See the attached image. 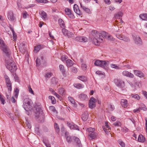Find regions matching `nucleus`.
<instances>
[{"label": "nucleus", "mask_w": 147, "mask_h": 147, "mask_svg": "<svg viewBox=\"0 0 147 147\" xmlns=\"http://www.w3.org/2000/svg\"><path fill=\"white\" fill-rule=\"evenodd\" d=\"M74 86L75 87L78 89H81L83 88V85L80 84H74Z\"/></svg>", "instance_id": "c9c22d12"}, {"label": "nucleus", "mask_w": 147, "mask_h": 147, "mask_svg": "<svg viewBox=\"0 0 147 147\" xmlns=\"http://www.w3.org/2000/svg\"><path fill=\"white\" fill-rule=\"evenodd\" d=\"M139 142H144L145 140V138L142 135H140L138 138Z\"/></svg>", "instance_id": "f704fd0d"}, {"label": "nucleus", "mask_w": 147, "mask_h": 147, "mask_svg": "<svg viewBox=\"0 0 147 147\" xmlns=\"http://www.w3.org/2000/svg\"><path fill=\"white\" fill-rule=\"evenodd\" d=\"M131 96L134 99L137 100H139L140 99V97L139 96L138 94H131Z\"/></svg>", "instance_id": "c03bdc74"}, {"label": "nucleus", "mask_w": 147, "mask_h": 147, "mask_svg": "<svg viewBox=\"0 0 147 147\" xmlns=\"http://www.w3.org/2000/svg\"><path fill=\"white\" fill-rule=\"evenodd\" d=\"M7 18L9 20L13 21L15 19V17L12 11H9L7 13Z\"/></svg>", "instance_id": "9d476101"}, {"label": "nucleus", "mask_w": 147, "mask_h": 147, "mask_svg": "<svg viewBox=\"0 0 147 147\" xmlns=\"http://www.w3.org/2000/svg\"><path fill=\"white\" fill-rule=\"evenodd\" d=\"M5 63L7 68L11 73L13 72L16 70L17 67L13 60L11 59L5 60Z\"/></svg>", "instance_id": "f03ea898"}, {"label": "nucleus", "mask_w": 147, "mask_h": 147, "mask_svg": "<svg viewBox=\"0 0 147 147\" xmlns=\"http://www.w3.org/2000/svg\"><path fill=\"white\" fill-rule=\"evenodd\" d=\"M42 48V46L41 45H38L37 46L35 47L34 50V51L37 52Z\"/></svg>", "instance_id": "ea45409f"}, {"label": "nucleus", "mask_w": 147, "mask_h": 147, "mask_svg": "<svg viewBox=\"0 0 147 147\" xmlns=\"http://www.w3.org/2000/svg\"><path fill=\"white\" fill-rule=\"evenodd\" d=\"M81 67L84 70H85L87 69V66L84 64H82L81 65Z\"/></svg>", "instance_id": "052dcab7"}, {"label": "nucleus", "mask_w": 147, "mask_h": 147, "mask_svg": "<svg viewBox=\"0 0 147 147\" xmlns=\"http://www.w3.org/2000/svg\"><path fill=\"white\" fill-rule=\"evenodd\" d=\"M100 36H101V35H102L104 37H106V38H107V37L108 36V34L105 31H103L102 32H101V33H100ZM101 36H100L101 37Z\"/></svg>", "instance_id": "49530a36"}, {"label": "nucleus", "mask_w": 147, "mask_h": 147, "mask_svg": "<svg viewBox=\"0 0 147 147\" xmlns=\"http://www.w3.org/2000/svg\"><path fill=\"white\" fill-rule=\"evenodd\" d=\"M62 32L64 35L67 36L69 38L73 37L74 36L73 33L68 31L65 28L62 29Z\"/></svg>", "instance_id": "0eeeda50"}, {"label": "nucleus", "mask_w": 147, "mask_h": 147, "mask_svg": "<svg viewBox=\"0 0 147 147\" xmlns=\"http://www.w3.org/2000/svg\"><path fill=\"white\" fill-rule=\"evenodd\" d=\"M116 37L119 39L121 40H123V38L124 37V36L123 35L118 34H117Z\"/></svg>", "instance_id": "6e6d98bb"}, {"label": "nucleus", "mask_w": 147, "mask_h": 147, "mask_svg": "<svg viewBox=\"0 0 147 147\" xmlns=\"http://www.w3.org/2000/svg\"><path fill=\"white\" fill-rule=\"evenodd\" d=\"M139 107L140 109L144 111H146L147 110V109L146 106L144 104H142Z\"/></svg>", "instance_id": "37998d69"}, {"label": "nucleus", "mask_w": 147, "mask_h": 147, "mask_svg": "<svg viewBox=\"0 0 147 147\" xmlns=\"http://www.w3.org/2000/svg\"><path fill=\"white\" fill-rule=\"evenodd\" d=\"M20 3L21 0H18L17 1V4L19 8H21L22 7L21 4Z\"/></svg>", "instance_id": "0e129e2a"}, {"label": "nucleus", "mask_w": 147, "mask_h": 147, "mask_svg": "<svg viewBox=\"0 0 147 147\" xmlns=\"http://www.w3.org/2000/svg\"><path fill=\"white\" fill-rule=\"evenodd\" d=\"M133 38L135 42L138 45H141L142 43V41L141 38L138 36H133Z\"/></svg>", "instance_id": "2eb2a0df"}, {"label": "nucleus", "mask_w": 147, "mask_h": 147, "mask_svg": "<svg viewBox=\"0 0 147 147\" xmlns=\"http://www.w3.org/2000/svg\"><path fill=\"white\" fill-rule=\"evenodd\" d=\"M121 103L123 107L126 108L128 106L127 100L125 99H122L121 100Z\"/></svg>", "instance_id": "aec40b11"}, {"label": "nucleus", "mask_w": 147, "mask_h": 147, "mask_svg": "<svg viewBox=\"0 0 147 147\" xmlns=\"http://www.w3.org/2000/svg\"><path fill=\"white\" fill-rule=\"evenodd\" d=\"M74 140L77 144L78 147H82L81 141L77 137H74Z\"/></svg>", "instance_id": "c756f323"}, {"label": "nucleus", "mask_w": 147, "mask_h": 147, "mask_svg": "<svg viewBox=\"0 0 147 147\" xmlns=\"http://www.w3.org/2000/svg\"><path fill=\"white\" fill-rule=\"evenodd\" d=\"M35 107L36 110L34 113L35 117L37 119L41 121H44L45 119L44 115L41 109V106L36 105Z\"/></svg>", "instance_id": "f257e3e1"}, {"label": "nucleus", "mask_w": 147, "mask_h": 147, "mask_svg": "<svg viewBox=\"0 0 147 147\" xmlns=\"http://www.w3.org/2000/svg\"><path fill=\"white\" fill-rule=\"evenodd\" d=\"M134 72L135 75L139 77L140 78L143 77L144 76V74L142 71H140L137 70H134Z\"/></svg>", "instance_id": "6ab92c4d"}, {"label": "nucleus", "mask_w": 147, "mask_h": 147, "mask_svg": "<svg viewBox=\"0 0 147 147\" xmlns=\"http://www.w3.org/2000/svg\"><path fill=\"white\" fill-rule=\"evenodd\" d=\"M51 82L53 84H55L56 85L58 84V80L55 78H53L51 79Z\"/></svg>", "instance_id": "4c0bfd02"}, {"label": "nucleus", "mask_w": 147, "mask_h": 147, "mask_svg": "<svg viewBox=\"0 0 147 147\" xmlns=\"http://www.w3.org/2000/svg\"><path fill=\"white\" fill-rule=\"evenodd\" d=\"M67 133H65V136L66 137V140L67 142L69 143H70L71 141V138L70 136H68L67 135Z\"/></svg>", "instance_id": "58836bf2"}, {"label": "nucleus", "mask_w": 147, "mask_h": 147, "mask_svg": "<svg viewBox=\"0 0 147 147\" xmlns=\"http://www.w3.org/2000/svg\"><path fill=\"white\" fill-rule=\"evenodd\" d=\"M49 98L51 100V102L53 104H55L56 102V100H55V98L52 96H49Z\"/></svg>", "instance_id": "a19ab883"}, {"label": "nucleus", "mask_w": 147, "mask_h": 147, "mask_svg": "<svg viewBox=\"0 0 147 147\" xmlns=\"http://www.w3.org/2000/svg\"><path fill=\"white\" fill-rule=\"evenodd\" d=\"M65 13L68 15H71V16H73V15L71 14V10L69 8H65Z\"/></svg>", "instance_id": "72a5a7b5"}, {"label": "nucleus", "mask_w": 147, "mask_h": 147, "mask_svg": "<svg viewBox=\"0 0 147 147\" xmlns=\"http://www.w3.org/2000/svg\"><path fill=\"white\" fill-rule=\"evenodd\" d=\"M78 78L83 82H86L87 80V78L84 76H79Z\"/></svg>", "instance_id": "473e14b6"}, {"label": "nucleus", "mask_w": 147, "mask_h": 147, "mask_svg": "<svg viewBox=\"0 0 147 147\" xmlns=\"http://www.w3.org/2000/svg\"><path fill=\"white\" fill-rule=\"evenodd\" d=\"M103 41L102 38V37H94L93 38L92 42L94 43L96 45H98L100 42H102Z\"/></svg>", "instance_id": "9b49d317"}, {"label": "nucleus", "mask_w": 147, "mask_h": 147, "mask_svg": "<svg viewBox=\"0 0 147 147\" xmlns=\"http://www.w3.org/2000/svg\"><path fill=\"white\" fill-rule=\"evenodd\" d=\"M25 46V44L24 43H22L20 44L19 46V49L20 51L22 52H24L25 51L26 48Z\"/></svg>", "instance_id": "5701e85b"}, {"label": "nucleus", "mask_w": 147, "mask_h": 147, "mask_svg": "<svg viewBox=\"0 0 147 147\" xmlns=\"http://www.w3.org/2000/svg\"><path fill=\"white\" fill-rule=\"evenodd\" d=\"M97 135V134L95 132H90L88 134V135L90 137V139L92 140L95 138Z\"/></svg>", "instance_id": "412c9836"}, {"label": "nucleus", "mask_w": 147, "mask_h": 147, "mask_svg": "<svg viewBox=\"0 0 147 147\" xmlns=\"http://www.w3.org/2000/svg\"><path fill=\"white\" fill-rule=\"evenodd\" d=\"M123 40L127 42H129L130 41V39L128 37L124 36V37L123 38Z\"/></svg>", "instance_id": "e2e57ef3"}, {"label": "nucleus", "mask_w": 147, "mask_h": 147, "mask_svg": "<svg viewBox=\"0 0 147 147\" xmlns=\"http://www.w3.org/2000/svg\"><path fill=\"white\" fill-rule=\"evenodd\" d=\"M59 68L60 70L63 72V73H65V71L64 69V66L62 65H59Z\"/></svg>", "instance_id": "09e8293b"}, {"label": "nucleus", "mask_w": 147, "mask_h": 147, "mask_svg": "<svg viewBox=\"0 0 147 147\" xmlns=\"http://www.w3.org/2000/svg\"><path fill=\"white\" fill-rule=\"evenodd\" d=\"M76 40L82 42H87L88 39L85 37L78 36L75 38Z\"/></svg>", "instance_id": "ddd939ff"}, {"label": "nucleus", "mask_w": 147, "mask_h": 147, "mask_svg": "<svg viewBox=\"0 0 147 147\" xmlns=\"http://www.w3.org/2000/svg\"><path fill=\"white\" fill-rule=\"evenodd\" d=\"M4 78L8 90L11 92L12 90L11 82L10 81V79L9 77L6 75H5Z\"/></svg>", "instance_id": "20e7f679"}, {"label": "nucleus", "mask_w": 147, "mask_h": 147, "mask_svg": "<svg viewBox=\"0 0 147 147\" xmlns=\"http://www.w3.org/2000/svg\"><path fill=\"white\" fill-rule=\"evenodd\" d=\"M31 100L28 98L24 99L23 107L26 111H28L31 109Z\"/></svg>", "instance_id": "7ed1b4c3"}, {"label": "nucleus", "mask_w": 147, "mask_h": 147, "mask_svg": "<svg viewBox=\"0 0 147 147\" xmlns=\"http://www.w3.org/2000/svg\"><path fill=\"white\" fill-rule=\"evenodd\" d=\"M74 64L73 61L70 59H68L66 61V65L67 67H70L72 66Z\"/></svg>", "instance_id": "b1692460"}, {"label": "nucleus", "mask_w": 147, "mask_h": 147, "mask_svg": "<svg viewBox=\"0 0 147 147\" xmlns=\"http://www.w3.org/2000/svg\"><path fill=\"white\" fill-rule=\"evenodd\" d=\"M44 59L42 55H40L39 57L37 58L36 61V63L37 66H39L42 62H43Z\"/></svg>", "instance_id": "4468645a"}, {"label": "nucleus", "mask_w": 147, "mask_h": 147, "mask_svg": "<svg viewBox=\"0 0 147 147\" xmlns=\"http://www.w3.org/2000/svg\"><path fill=\"white\" fill-rule=\"evenodd\" d=\"M88 113L86 112L83 114L82 116V119L84 121L87 120L88 118Z\"/></svg>", "instance_id": "cd10ccee"}, {"label": "nucleus", "mask_w": 147, "mask_h": 147, "mask_svg": "<svg viewBox=\"0 0 147 147\" xmlns=\"http://www.w3.org/2000/svg\"><path fill=\"white\" fill-rule=\"evenodd\" d=\"M68 57L66 55H62L61 57V60L63 61H64L65 60L67 59Z\"/></svg>", "instance_id": "680f3d73"}, {"label": "nucleus", "mask_w": 147, "mask_h": 147, "mask_svg": "<svg viewBox=\"0 0 147 147\" xmlns=\"http://www.w3.org/2000/svg\"><path fill=\"white\" fill-rule=\"evenodd\" d=\"M123 15V13L121 11H120L117 14L115 15L114 17L116 19H119L120 18L122 17Z\"/></svg>", "instance_id": "a878e982"}, {"label": "nucleus", "mask_w": 147, "mask_h": 147, "mask_svg": "<svg viewBox=\"0 0 147 147\" xmlns=\"http://www.w3.org/2000/svg\"><path fill=\"white\" fill-rule=\"evenodd\" d=\"M81 7L86 12L90 13V10L88 8L84 6L81 3H80Z\"/></svg>", "instance_id": "393cba45"}, {"label": "nucleus", "mask_w": 147, "mask_h": 147, "mask_svg": "<svg viewBox=\"0 0 147 147\" xmlns=\"http://www.w3.org/2000/svg\"><path fill=\"white\" fill-rule=\"evenodd\" d=\"M28 88L29 92H30L32 94H34L33 91L32 90L30 85L28 86Z\"/></svg>", "instance_id": "338daca9"}, {"label": "nucleus", "mask_w": 147, "mask_h": 147, "mask_svg": "<svg viewBox=\"0 0 147 147\" xmlns=\"http://www.w3.org/2000/svg\"><path fill=\"white\" fill-rule=\"evenodd\" d=\"M107 63L105 61L97 60L94 63V65L97 66L105 68L106 67Z\"/></svg>", "instance_id": "39448f33"}, {"label": "nucleus", "mask_w": 147, "mask_h": 147, "mask_svg": "<svg viewBox=\"0 0 147 147\" xmlns=\"http://www.w3.org/2000/svg\"><path fill=\"white\" fill-rule=\"evenodd\" d=\"M115 126H120L121 125V123L119 121H116L113 124Z\"/></svg>", "instance_id": "bf43d9fd"}, {"label": "nucleus", "mask_w": 147, "mask_h": 147, "mask_svg": "<svg viewBox=\"0 0 147 147\" xmlns=\"http://www.w3.org/2000/svg\"><path fill=\"white\" fill-rule=\"evenodd\" d=\"M58 22L61 27V28L65 27L64 22L61 19H59L58 20Z\"/></svg>", "instance_id": "2f4dec72"}, {"label": "nucleus", "mask_w": 147, "mask_h": 147, "mask_svg": "<svg viewBox=\"0 0 147 147\" xmlns=\"http://www.w3.org/2000/svg\"><path fill=\"white\" fill-rule=\"evenodd\" d=\"M111 66L113 68H115L117 69H120V68L116 65L114 64H111Z\"/></svg>", "instance_id": "603ef678"}, {"label": "nucleus", "mask_w": 147, "mask_h": 147, "mask_svg": "<svg viewBox=\"0 0 147 147\" xmlns=\"http://www.w3.org/2000/svg\"><path fill=\"white\" fill-rule=\"evenodd\" d=\"M96 100L94 98L91 97L89 101V107L92 109L94 108L96 106Z\"/></svg>", "instance_id": "6e6552de"}, {"label": "nucleus", "mask_w": 147, "mask_h": 147, "mask_svg": "<svg viewBox=\"0 0 147 147\" xmlns=\"http://www.w3.org/2000/svg\"><path fill=\"white\" fill-rule=\"evenodd\" d=\"M5 45L2 39L0 38V46L1 47V48Z\"/></svg>", "instance_id": "13d9d810"}, {"label": "nucleus", "mask_w": 147, "mask_h": 147, "mask_svg": "<svg viewBox=\"0 0 147 147\" xmlns=\"http://www.w3.org/2000/svg\"><path fill=\"white\" fill-rule=\"evenodd\" d=\"M95 129L94 128L91 127L88 128L87 129L86 131L89 132V133L90 132H94Z\"/></svg>", "instance_id": "3c124183"}, {"label": "nucleus", "mask_w": 147, "mask_h": 147, "mask_svg": "<svg viewBox=\"0 0 147 147\" xmlns=\"http://www.w3.org/2000/svg\"><path fill=\"white\" fill-rule=\"evenodd\" d=\"M58 92L61 95H63L64 94L65 90L63 88H60L58 90Z\"/></svg>", "instance_id": "e433bc0d"}, {"label": "nucleus", "mask_w": 147, "mask_h": 147, "mask_svg": "<svg viewBox=\"0 0 147 147\" xmlns=\"http://www.w3.org/2000/svg\"><path fill=\"white\" fill-rule=\"evenodd\" d=\"M109 108L111 111H113L114 109V107L113 105L110 104L109 105Z\"/></svg>", "instance_id": "69168bd1"}, {"label": "nucleus", "mask_w": 147, "mask_h": 147, "mask_svg": "<svg viewBox=\"0 0 147 147\" xmlns=\"http://www.w3.org/2000/svg\"><path fill=\"white\" fill-rule=\"evenodd\" d=\"M118 142L121 146V147H125V144L121 140L119 139L118 140Z\"/></svg>", "instance_id": "79ce46f5"}, {"label": "nucleus", "mask_w": 147, "mask_h": 147, "mask_svg": "<svg viewBox=\"0 0 147 147\" xmlns=\"http://www.w3.org/2000/svg\"><path fill=\"white\" fill-rule=\"evenodd\" d=\"M0 100L1 102H2V103L4 105L5 103V100L4 98L2 97L1 95L0 94Z\"/></svg>", "instance_id": "774afa93"}, {"label": "nucleus", "mask_w": 147, "mask_h": 147, "mask_svg": "<svg viewBox=\"0 0 147 147\" xmlns=\"http://www.w3.org/2000/svg\"><path fill=\"white\" fill-rule=\"evenodd\" d=\"M36 1L38 3H47L48 1L47 0H36Z\"/></svg>", "instance_id": "de8ad7c7"}, {"label": "nucleus", "mask_w": 147, "mask_h": 147, "mask_svg": "<svg viewBox=\"0 0 147 147\" xmlns=\"http://www.w3.org/2000/svg\"><path fill=\"white\" fill-rule=\"evenodd\" d=\"M71 69L72 72L74 73H76L78 71L77 68L74 67H71Z\"/></svg>", "instance_id": "4d7b16f0"}, {"label": "nucleus", "mask_w": 147, "mask_h": 147, "mask_svg": "<svg viewBox=\"0 0 147 147\" xmlns=\"http://www.w3.org/2000/svg\"><path fill=\"white\" fill-rule=\"evenodd\" d=\"M54 127L56 130L57 132H59V129L58 125L57 123H56L54 125Z\"/></svg>", "instance_id": "864d4df0"}, {"label": "nucleus", "mask_w": 147, "mask_h": 147, "mask_svg": "<svg viewBox=\"0 0 147 147\" xmlns=\"http://www.w3.org/2000/svg\"><path fill=\"white\" fill-rule=\"evenodd\" d=\"M68 99L73 104H75L76 102H75L74 100L71 98V97H68Z\"/></svg>", "instance_id": "8fccbe9b"}, {"label": "nucleus", "mask_w": 147, "mask_h": 147, "mask_svg": "<svg viewBox=\"0 0 147 147\" xmlns=\"http://www.w3.org/2000/svg\"><path fill=\"white\" fill-rule=\"evenodd\" d=\"M107 38L109 40L111 41H114L115 39L112 36L110 35H108L107 37Z\"/></svg>", "instance_id": "5fc2aeb1"}, {"label": "nucleus", "mask_w": 147, "mask_h": 147, "mask_svg": "<svg viewBox=\"0 0 147 147\" xmlns=\"http://www.w3.org/2000/svg\"><path fill=\"white\" fill-rule=\"evenodd\" d=\"M79 97L81 100H83L86 98L87 96L84 94H82L79 95Z\"/></svg>", "instance_id": "7c9ffc66"}, {"label": "nucleus", "mask_w": 147, "mask_h": 147, "mask_svg": "<svg viewBox=\"0 0 147 147\" xmlns=\"http://www.w3.org/2000/svg\"><path fill=\"white\" fill-rule=\"evenodd\" d=\"M43 143L45 144L46 147H51L50 144H49L48 142L46 140L44 139L43 140Z\"/></svg>", "instance_id": "a18cd8bd"}, {"label": "nucleus", "mask_w": 147, "mask_h": 147, "mask_svg": "<svg viewBox=\"0 0 147 147\" xmlns=\"http://www.w3.org/2000/svg\"><path fill=\"white\" fill-rule=\"evenodd\" d=\"M105 124V128L103 127V130L104 131L107 133H109L111 131V129L110 127L108 125L107 122H106Z\"/></svg>", "instance_id": "4be33fe9"}, {"label": "nucleus", "mask_w": 147, "mask_h": 147, "mask_svg": "<svg viewBox=\"0 0 147 147\" xmlns=\"http://www.w3.org/2000/svg\"><path fill=\"white\" fill-rule=\"evenodd\" d=\"M74 9L75 12L79 16L82 15V13L79 9L78 5L76 4H75L74 6Z\"/></svg>", "instance_id": "dca6fc26"}, {"label": "nucleus", "mask_w": 147, "mask_h": 147, "mask_svg": "<svg viewBox=\"0 0 147 147\" xmlns=\"http://www.w3.org/2000/svg\"><path fill=\"white\" fill-rule=\"evenodd\" d=\"M67 125L71 129L79 130L78 127L76 125H75L73 123L67 122Z\"/></svg>", "instance_id": "f8f14e48"}, {"label": "nucleus", "mask_w": 147, "mask_h": 147, "mask_svg": "<svg viewBox=\"0 0 147 147\" xmlns=\"http://www.w3.org/2000/svg\"><path fill=\"white\" fill-rule=\"evenodd\" d=\"M114 82L117 86L118 87H121L124 85V82L120 79H115Z\"/></svg>", "instance_id": "1a4fd4ad"}, {"label": "nucleus", "mask_w": 147, "mask_h": 147, "mask_svg": "<svg viewBox=\"0 0 147 147\" xmlns=\"http://www.w3.org/2000/svg\"><path fill=\"white\" fill-rule=\"evenodd\" d=\"M139 17L143 20H147V13L141 14L140 15Z\"/></svg>", "instance_id": "c85d7f7f"}, {"label": "nucleus", "mask_w": 147, "mask_h": 147, "mask_svg": "<svg viewBox=\"0 0 147 147\" xmlns=\"http://www.w3.org/2000/svg\"><path fill=\"white\" fill-rule=\"evenodd\" d=\"M1 48L5 55L8 57H9L11 54V52L9 48L5 45L3 46Z\"/></svg>", "instance_id": "423d86ee"}, {"label": "nucleus", "mask_w": 147, "mask_h": 147, "mask_svg": "<svg viewBox=\"0 0 147 147\" xmlns=\"http://www.w3.org/2000/svg\"><path fill=\"white\" fill-rule=\"evenodd\" d=\"M122 74L125 76L129 77L131 78H133L134 77V75L129 72L127 71H124L122 72Z\"/></svg>", "instance_id": "a211bd4d"}, {"label": "nucleus", "mask_w": 147, "mask_h": 147, "mask_svg": "<svg viewBox=\"0 0 147 147\" xmlns=\"http://www.w3.org/2000/svg\"><path fill=\"white\" fill-rule=\"evenodd\" d=\"M41 18L43 19H45L47 18L46 13L44 11H42L40 12Z\"/></svg>", "instance_id": "bb28decb"}, {"label": "nucleus", "mask_w": 147, "mask_h": 147, "mask_svg": "<svg viewBox=\"0 0 147 147\" xmlns=\"http://www.w3.org/2000/svg\"><path fill=\"white\" fill-rule=\"evenodd\" d=\"M91 34V35L93 36V38H94V37H100V34L99 32H97V31L94 30L92 31Z\"/></svg>", "instance_id": "f3484780"}]
</instances>
